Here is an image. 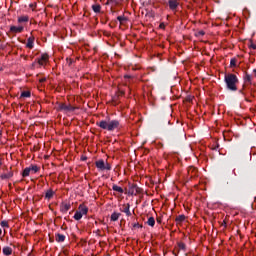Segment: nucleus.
I'll use <instances>...</instances> for the list:
<instances>
[{"label":"nucleus","instance_id":"7","mask_svg":"<svg viewBox=\"0 0 256 256\" xmlns=\"http://www.w3.org/2000/svg\"><path fill=\"white\" fill-rule=\"evenodd\" d=\"M177 7H179V2H177V0H169V8L172 11H175V9H177Z\"/></svg>","mask_w":256,"mask_h":256},{"label":"nucleus","instance_id":"21","mask_svg":"<svg viewBox=\"0 0 256 256\" xmlns=\"http://www.w3.org/2000/svg\"><path fill=\"white\" fill-rule=\"evenodd\" d=\"M31 174V168H25L23 171V177H29V175Z\"/></svg>","mask_w":256,"mask_h":256},{"label":"nucleus","instance_id":"2","mask_svg":"<svg viewBox=\"0 0 256 256\" xmlns=\"http://www.w3.org/2000/svg\"><path fill=\"white\" fill-rule=\"evenodd\" d=\"M98 125L101 129H106V131H115V129L119 128V121L111 120L107 122L105 120H102L99 122Z\"/></svg>","mask_w":256,"mask_h":256},{"label":"nucleus","instance_id":"23","mask_svg":"<svg viewBox=\"0 0 256 256\" xmlns=\"http://www.w3.org/2000/svg\"><path fill=\"white\" fill-rule=\"evenodd\" d=\"M11 177H13V174L11 172L1 175L2 179H11Z\"/></svg>","mask_w":256,"mask_h":256},{"label":"nucleus","instance_id":"34","mask_svg":"<svg viewBox=\"0 0 256 256\" xmlns=\"http://www.w3.org/2000/svg\"><path fill=\"white\" fill-rule=\"evenodd\" d=\"M160 27H163V24H161Z\"/></svg>","mask_w":256,"mask_h":256},{"label":"nucleus","instance_id":"35","mask_svg":"<svg viewBox=\"0 0 256 256\" xmlns=\"http://www.w3.org/2000/svg\"><path fill=\"white\" fill-rule=\"evenodd\" d=\"M0 137H1V132H0Z\"/></svg>","mask_w":256,"mask_h":256},{"label":"nucleus","instance_id":"25","mask_svg":"<svg viewBox=\"0 0 256 256\" xmlns=\"http://www.w3.org/2000/svg\"><path fill=\"white\" fill-rule=\"evenodd\" d=\"M21 97H31V92L24 91V92L21 93Z\"/></svg>","mask_w":256,"mask_h":256},{"label":"nucleus","instance_id":"8","mask_svg":"<svg viewBox=\"0 0 256 256\" xmlns=\"http://www.w3.org/2000/svg\"><path fill=\"white\" fill-rule=\"evenodd\" d=\"M10 31L12 33H21L23 31V26H11Z\"/></svg>","mask_w":256,"mask_h":256},{"label":"nucleus","instance_id":"4","mask_svg":"<svg viewBox=\"0 0 256 256\" xmlns=\"http://www.w3.org/2000/svg\"><path fill=\"white\" fill-rule=\"evenodd\" d=\"M96 167L100 171H111V165L109 163H105L103 160L96 161Z\"/></svg>","mask_w":256,"mask_h":256},{"label":"nucleus","instance_id":"22","mask_svg":"<svg viewBox=\"0 0 256 256\" xmlns=\"http://www.w3.org/2000/svg\"><path fill=\"white\" fill-rule=\"evenodd\" d=\"M185 221V215H179L176 217V223H183Z\"/></svg>","mask_w":256,"mask_h":256},{"label":"nucleus","instance_id":"3","mask_svg":"<svg viewBox=\"0 0 256 256\" xmlns=\"http://www.w3.org/2000/svg\"><path fill=\"white\" fill-rule=\"evenodd\" d=\"M87 213H89V208H87V206L81 204L78 207V210L76 211L75 215H74V219L76 221H80V219L83 218V215H87Z\"/></svg>","mask_w":256,"mask_h":256},{"label":"nucleus","instance_id":"33","mask_svg":"<svg viewBox=\"0 0 256 256\" xmlns=\"http://www.w3.org/2000/svg\"><path fill=\"white\" fill-rule=\"evenodd\" d=\"M40 81H41V83H43V81H45V78L41 79Z\"/></svg>","mask_w":256,"mask_h":256},{"label":"nucleus","instance_id":"24","mask_svg":"<svg viewBox=\"0 0 256 256\" xmlns=\"http://www.w3.org/2000/svg\"><path fill=\"white\" fill-rule=\"evenodd\" d=\"M197 172V169H195V167H190L188 169V174L191 175V177H193V174Z\"/></svg>","mask_w":256,"mask_h":256},{"label":"nucleus","instance_id":"10","mask_svg":"<svg viewBox=\"0 0 256 256\" xmlns=\"http://www.w3.org/2000/svg\"><path fill=\"white\" fill-rule=\"evenodd\" d=\"M123 207L124 208H123L122 212L125 213L128 217L131 216V211L129 210L130 205L126 204Z\"/></svg>","mask_w":256,"mask_h":256},{"label":"nucleus","instance_id":"18","mask_svg":"<svg viewBox=\"0 0 256 256\" xmlns=\"http://www.w3.org/2000/svg\"><path fill=\"white\" fill-rule=\"evenodd\" d=\"M147 225H149L150 227H155V218L149 217L147 221Z\"/></svg>","mask_w":256,"mask_h":256},{"label":"nucleus","instance_id":"26","mask_svg":"<svg viewBox=\"0 0 256 256\" xmlns=\"http://www.w3.org/2000/svg\"><path fill=\"white\" fill-rule=\"evenodd\" d=\"M29 169H30V171H31L32 173H37V171H39V167H37V166L29 167Z\"/></svg>","mask_w":256,"mask_h":256},{"label":"nucleus","instance_id":"16","mask_svg":"<svg viewBox=\"0 0 256 256\" xmlns=\"http://www.w3.org/2000/svg\"><path fill=\"white\" fill-rule=\"evenodd\" d=\"M53 195H55V192L53 190H48L45 194L46 199H53Z\"/></svg>","mask_w":256,"mask_h":256},{"label":"nucleus","instance_id":"6","mask_svg":"<svg viewBox=\"0 0 256 256\" xmlns=\"http://www.w3.org/2000/svg\"><path fill=\"white\" fill-rule=\"evenodd\" d=\"M47 61H49V55L48 54H42L41 58L38 59V64L43 66L47 65Z\"/></svg>","mask_w":256,"mask_h":256},{"label":"nucleus","instance_id":"12","mask_svg":"<svg viewBox=\"0 0 256 256\" xmlns=\"http://www.w3.org/2000/svg\"><path fill=\"white\" fill-rule=\"evenodd\" d=\"M29 21V16H20L18 18V23H27Z\"/></svg>","mask_w":256,"mask_h":256},{"label":"nucleus","instance_id":"11","mask_svg":"<svg viewBox=\"0 0 256 256\" xmlns=\"http://www.w3.org/2000/svg\"><path fill=\"white\" fill-rule=\"evenodd\" d=\"M119 217H121V213L114 212L111 215V221H118Z\"/></svg>","mask_w":256,"mask_h":256},{"label":"nucleus","instance_id":"9","mask_svg":"<svg viewBox=\"0 0 256 256\" xmlns=\"http://www.w3.org/2000/svg\"><path fill=\"white\" fill-rule=\"evenodd\" d=\"M34 41H35V39L33 37H29L27 40L26 47H28V49H33Z\"/></svg>","mask_w":256,"mask_h":256},{"label":"nucleus","instance_id":"15","mask_svg":"<svg viewBox=\"0 0 256 256\" xmlns=\"http://www.w3.org/2000/svg\"><path fill=\"white\" fill-rule=\"evenodd\" d=\"M3 253L8 256L11 255V253H13V250L11 249V247L6 246L3 248Z\"/></svg>","mask_w":256,"mask_h":256},{"label":"nucleus","instance_id":"13","mask_svg":"<svg viewBox=\"0 0 256 256\" xmlns=\"http://www.w3.org/2000/svg\"><path fill=\"white\" fill-rule=\"evenodd\" d=\"M56 241H57L58 243H63V241H65V235H63V234H57V235H56Z\"/></svg>","mask_w":256,"mask_h":256},{"label":"nucleus","instance_id":"31","mask_svg":"<svg viewBox=\"0 0 256 256\" xmlns=\"http://www.w3.org/2000/svg\"><path fill=\"white\" fill-rule=\"evenodd\" d=\"M246 80L251 81V76L247 75Z\"/></svg>","mask_w":256,"mask_h":256},{"label":"nucleus","instance_id":"30","mask_svg":"<svg viewBox=\"0 0 256 256\" xmlns=\"http://www.w3.org/2000/svg\"><path fill=\"white\" fill-rule=\"evenodd\" d=\"M249 47H250V49H256V45L254 44V43H251L250 45H249Z\"/></svg>","mask_w":256,"mask_h":256},{"label":"nucleus","instance_id":"28","mask_svg":"<svg viewBox=\"0 0 256 256\" xmlns=\"http://www.w3.org/2000/svg\"><path fill=\"white\" fill-rule=\"evenodd\" d=\"M230 65H231L232 67H235V66L237 65V60L232 59V60L230 61Z\"/></svg>","mask_w":256,"mask_h":256},{"label":"nucleus","instance_id":"19","mask_svg":"<svg viewBox=\"0 0 256 256\" xmlns=\"http://www.w3.org/2000/svg\"><path fill=\"white\" fill-rule=\"evenodd\" d=\"M69 209H71V204H62V207H61V210L64 211V212H67L69 211Z\"/></svg>","mask_w":256,"mask_h":256},{"label":"nucleus","instance_id":"17","mask_svg":"<svg viewBox=\"0 0 256 256\" xmlns=\"http://www.w3.org/2000/svg\"><path fill=\"white\" fill-rule=\"evenodd\" d=\"M94 13H101V5L96 4L92 6Z\"/></svg>","mask_w":256,"mask_h":256},{"label":"nucleus","instance_id":"27","mask_svg":"<svg viewBox=\"0 0 256 256\" xmlns=\"http://www.w3.org/2000/svg\"><path fill=\"white\" fill-rule=\"evenodd\" d=\"M205 35V32L203 30L196 33V37H203Z\"/></svg>","mask_w":256,"mask_h":256},{"label":"nucleus","instance_id":"1","mask_svg":"<svg viewBox=\"0 0 256 256\" xmlns=\"http://www.w3.org/2000/svg\"><path fill=\"white\" fill-rule=\"evenodd\" d=\"M224 81L230 91H237V83L239 82V80L237 79V76L235 74L225 75Z\"/></svg>","mask_w":256,"mask_h":256},{"label":"nucleus","instance_id":"5","mask_svg":"<svg viewBox=\"0 0 256 256\" xmlns=\"http://www.w3.org/2000/svg\"><path fill=\"white\" fill-rule=\"evenodd\" d=\"M58 111H63L64 113H72V111H75V107L61 103L58 105Z\"/></svg>","mask_w":256,"mask_h":256},{"label":"nucleus","instance_id":"29","mask_svg":"<svg viewBox=\"0 0 256 256\" xmlns=\"http://www.w3.org/2000/svg\"><path fill=\"white\" fill-rule=\"evenodd\" d=\"M1 227H9V223L7 221H2Z\"/></svg>","mask_w":256,"mask_h":256},{"label":"nucleus","instance_id":"14","mask_svg":"<svg viewBox=\"0 0 256 256\" xmlns=\"http://www.w3.org/2000/svg\"><path fill=\"white\" fill-rule=\"evenodd\" d=\"M117 20L119 21L120 25H125V23L127 21V17H125V16H118Z\"/></svg>","mask_w":256,"mask_h":256},{"label":"nucleus","instance_id":"20","mask_svg":"<svg viewBox=\"0 0 256 256\" xmlns=\"http://www.w3.org/2000/svg\"><path fill=\"white\" fill-rule=\"evenodd\" d=\"M113 191H116L117 193H123V188L117 185L112 186Z\"/></svg>","mask_w":256,"mask_h":256},{"label":"nucleus","instance_id":"32","mask_svg":"<svg viewBox=\"0 0 256 256\" xmlns=\"http://www.w3.org/2000/svg\"><path fill=\"white\" fill-rule=\"evenodd\" d=\"M181 249H185V244L180 245Z\"/></svg>","mask_w":256,"mask_h":256}]
</instances>
